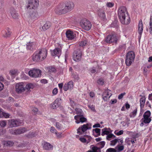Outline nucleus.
<instances>
[{
  "label": "nucleus",
  "instance_id": "a19ab883",
  "mask_svg": "<svg viewBox=\"0 0 152 152\" xmlns=\"http://www.w3.org/2000/svg\"><path fill=\"white\" fill-rule=\"evenodd\" d=\"M115 137V136L112 134H110L108 135L106 137V139L109 140H111V138H114Z\"/></svg>",
  "mask_w": 152,
  "mask_h": 152
},
{
  "label": "nucleus",
  "instance_id": "a211bd4d",
  "mask_svg": "<svg viewBox=\"0 0 152 152\" xmlns=\"http://www.w3.org/2000/svg\"><path fill=\"white\" fill-rule=\"evenodd\" d=\"M51 54L53 56H57L59 57L61 54V50L60 48H56L51 51Z\"/></svg>",
  "mask_w": 152,
  "mask_h": 152
},
{
  "label": "nucleus",
  "instance_id": "a18cd8bd",
  "mask_svg": "<svg viewBox=\"0 0 152 152\" xmlns=\"http://www.w3.org/2000/svg\"><path fill=\"white\" fill-rule=\"evenodd\" d=\"M106 152H117V150L115 148H109L107 149Z\"/></svg>",
  "mask_w": 152,
  "mask_h": 152
},
{
  "label": "nucleus",
  "instance_id": "4be33fe9",
  "mask_svg": "<svg viewBox=\"0 0 152 152\" xmlns=\"http://www.w3.org/2000/svg\"><path fill=\"white\" fill-rule=\"evenodd\" d=\"M43 147L44 149L48 150L52 149L53 147V146L50 144L46 142H44Z\"/></svg>",
  "mask_w": 152,
  "mask_h": 152
},
{
  "label": "nucleus",
  "instance_id": "39448f33",
  "mask_svg": "<svg viewBox=\"0 0 152 152\" xmlns=\"http://www.w3.org/2000/svg\"><path fill=\"white\" fill-rule=\"evenodd\" d=\"M83 50V48H78L74 51L73 59L74 61L78 62L81 60Z\"/></svg>",
  "mask_w": 152,
  "mask_h": 152
},
{
  "label": "nucleus",
  "instance_id": "c03bdc74",
  "mask_svg": "<svg viewBox=\"0 0 152 152\" xmlns=\"http://www.w3.org/2000/svg\"><path fill=\"white\" fill-rule=\"evenodd\" d=\"M102 132L101 135L102 136H104L105 134L108 135L109 133V132L106 130V129H102Z\"/></svg>",
  "mask_w": 152,
  "mask_h": 152
},
{
  "label": "nucleus",
  "instance_id": "393cba45",
  "mask_svg": "<svg viewBox=\"0 0 152 152\" xmlns=\"http://www.w3.org/2000/svg\"><path fill=\"white\" fill-rule=\"evenodd\" d=\"M10 13L12 17L14 19H16L18 17V13L13 8H11L10 9Z\"/></svg>",
  "mask_w": 152,
  "mask_h": 152
},
{
  "label": "nucleus",
  "instance_id": "473e14b6",
  "mask_svg": "<svg viewBox=\"0 0 152 152\" xmlns=\"http://www.w3.org/2000/svg\"><path fill=\"white\" fill-rule=\"evenodd\" d=\"M10 115L9 114L1 111L0 113V118L4 117L6 118H8L9 117Z\"/></svg>",
  "mask_w": 152,
  "mask_h": 152
},
{
  "label": "nucleus",
  "instance_id": "e2e57ef3",
  "mask_svg": "<svg viewBox=\"0 0 152 152\" xmlns=\"http://www.w3.org/2000/svg\"><path fill=\"white\" fill-rule=\"evenodd\" d=\"M117 102V100L116 99H112L110 102V103L111 104H113L116 103Z\"/></svg>",
  "mask_w": 152,
  "mask_h": 152
},
{
  "label": "nucleus",
  "instance_id": "72a5a7b5",
  "mask_svg": "<svg viewBox=\"0 0 152 152\" xmlns=\"http://www.w3.org/2000/svg\"><path fill=\"white\" fill-rule=\"evenodd\" d=\"M25 87V89H26L28 91L30 92V89H33L34 87V86L33 84L29 83L27 84Z\"/></svg>",
  "mask_w": 152,
  "mask_h": 152
},
{
  "label": "nucleus",
  "instance_id": "9d476101",
  "mask_svg": "<svg viewBox=\"0 0 152 152\" xmlns=\"http://www.w3.org/2000/svg\"><path fill=\"white\" fill-rule=\"evenodd\" d=\"M15 89L16 92L18 94H21L25 90V84L23 83H19L16 84Z\"/></svg>",
  "mask_w": 152,
  "mask_h": 152
},
{
  "label": "nucleus",
  "instance_id": "6e6552de",
  "mask_svg": "<svg viewBox=\"0 0 152 152\" xmlns=\"http://www.w3.org/2000/svg\"><path fill=\"white\" fill-rule=\"evenodd\" d=\"M151 114V113L149 111H147L144 114L143 118L141 120L145 124L149 123L151 121V117H150Z\"/></svg>",
  "mask_w": 152,
  "mask_h": 152
},
{
  "label": "nucleus",
  "instance_id": "f704fd0d",
  "mask_svg": "<svg viewBox=\"0 0 152 152\" xmlns=\"http://www.w3.org/2000/svg\"><path fill=\"white\" fill-rule=\"evenodd\" d=\"M3 32L4 33V36L5 37H9L11 33V32L10 31L9 29L8 28L6 29V30L4 31H3Z\"/></svg>",
  "mask_w": 152,
  "mask_h": 152
},
{
  "label": "nucleus",
  "instance_id": "423d86ee",
  "mask_svg": "<svg viewBox=\"0 0 152 152\" xmlns=\"http://www.w3.org/2000/svg\"><path fill=\"white\" fill-rule=\"evenodd\" d=\"M81 26L84 29L88 31L91 27V24L90 22L86 19L82 20L80 23Z\"/></svg>",
  "mask_w": 152,
  "mask_h": 152
},
{
  "label": "nucleus",
  "instance_id": "b1692460",
  "mask_svg": "<svg viewBox=\"0 0 152 152\" xmlns=\"http://www.w3.org/2000/svg\"><path fill=\"white\" fill-rule=\"evenodd\" d=\"M27 130L25 128H21L14 131V133L16 134H20L26 132Z\"/></svg>",
  "mask_w": 152,
  "mask_h": 152
},
{
  "label": "nucleus",
  "instance_id": "37998d69",
  "mask_svg": "<svg viewBox=\"0 0 152 152\" xmlns=\"http://www.w3.org/2000/svg\"><path fill=\"white\" fill-rule=\"evenodd\" d=\"M86 42L85 40L83 41H81L80 42L79 46L82 47V48L80 47V48H83L84 46H86Z\"/></svg>",
  "mask_w": 152,
  "mask_h": 152
},
{
  "label": "nucleus",
  "instance_id": "0eeeda50",
  "mask_svg": "<svg viewBox=\"0 0 152 152\" xmlns=\"http://www.w3.org/2000/svg\"><path fill=\"white\" fill-rule=\"evenodd\" d=\"M91 124H84L77 129V133L79 135L82 134L87 130L91 129Z\"/></svg>",
  "mask_w": 152,
  "mask_h": 152
},
{
  "label": "nucleus",
  "instance_id": "f3484780",
  "mask_svg": "<svg viewBox=\"0 0 152 152\" xmlns=\"http://www.w3.org/2000/svg\"><path fill=\"white\" fill-rule=\"evenodd\" d=\"M66 37L68 40H72L75 37V35L73 32L70 30H68L66 31Z\"/></svg>",
  "mask_w": 152,
  "mask_h": 152
},
{
  "label": "nucleus",
  "instance_id": "79ce46f5",
  "mask_svg": "<svg viewBox=\"0 0 152 152\" xmlns=\"http://www.w3.org/2000/svg\"><path fill=\"white\" fill-rule=\"evenodd\" d=\"M18 72L17 69H12L10 71V73L11 75L14 76L17 74Z\"/></svg>",
  "mask_w": 152,
  "mask_h": 152
},
{
  "label": "nucleus",
  "instance_id": "7c9ffc66",
  "mask_svg": "<svg viewBox=\"0 0 152 152\" xmlns=\"http://www.w3.org/2000/svg\"><path fill=\"white\" fill-rule=\"evenodd\" d=\"M51 26V23L49 22H47L44 25L42 26V28L43 31H45L48 29Z\"/></svg>",
  "mask_w": 152,
  "mask_h": 152
},
{
  "label": "nucleus",
  "instance_id": "ea45409f",
  "mask_svg": "<svg viewBox=\"0 0 152 152\" xmlns=\"http://www.w3.org/2000/svg\"><path fill=\"white\" fill-rule=\"evenodd\" d=\"M7 121L5 120L0 121V127H5L7 124Z\"/></svg>",
  "mask_w": 152,
  "mask_h": 152
},
{
  "label": "nucleus",
  "instance_id": "ddd939ff",
  "mask_svg": "<svg viewBox=\"0 0 152 152\" xmlns=\"http://www.w3.org/2000/svg\"><path fill=\"white\" fill-rule=\"evenodd\" d=\"M9 122L10 126L11 128L18 126L21 124L20 120L14 119L9 120Z\"/></svg>",
  "mask_w": 152,
  "mask_h": 152
},
{
  "label": "nucleus",
  "instance_id": "bf43d9fd",
  "mask_svg": "<svg viewBox=\"0 0 152 152\" xmlns=\"http://www.w3.org/2000/svg\"><path fill=\"white\" fill-rule=\"evenodd\" d=\"M55 134H56L57 137L58 138H61V137H62L61 133H57V132H55Z\"/></svg>",
  "mask_w": 152,
  "mask_h": 152
},
{
  "label": "nucleus",
  "instance_id": "cd10ccee",
  "mask_svg": "<svg viewBox=\"0 0 152 152\" xmlns=\"http://www.w3.org/2000/svg\"><path fill=\"white\" fill-rule=\"evenodd\" d=\"M35 43L34 42H29L26 44V48L28 50H33L34 46Z\"/></svg>",
  "mask_w": 152,
  "mask_h": 152
},
{
  "label": "nucleus",
  "instance_id": "a878e982",
  "mask_svg": "<svg viewBox=\"0 0 152 152\" xmlns=\"http://www.w3.org/2000/svg\"><path fill=\"white\" fill-rule=\"evenodd\" d=\"M76 120V123L77 124H79L80 122L83 123L86 122L87 120V119L86 118L83 117V115H82V116H80L77 117V120Z\"/></svg>",
  "mask_w": 152,
  "mask_h": 152
},
{
  "label": "nucleus",
  "instance_id": "680f3d73",
  "mask_svg": "<svg viewBox=\"0 0 152 152\" xmlns=\"http://www.w3.org/2000/svg\"><path fill=\"white\" fill-rule=\"evenodd\" d=\"M70 102V104L72 106H74L75 105V103L74 102V101L72 100L71 99H69Z\"/></svg>",
  "mask_w": 152,
  "mask_h": 152
},
{
  "label": "nucleus",
  "instance_id": "58836bf2",
  "mask_svg": "<svg viewBox=\"0 0 152 152\" xmlns=\"http://www.w3.org/2000/svg\"><path fill=\"white\" fill-rule=\"evenodd\" d=\"M124 148V146L123 145H117L115 147V149H117V152H119L123 151Z\"/></svg>",
  "mask_w": 152,
  "mask_h": 152
},
{
  "label": "nucleus",
  "instance_id": "4c0bfd02",
  "mask_svg": "<svg viewBox=\"0 0 152 152\" xmlns=\"http://www.w3.org/2000/svg\"><path fill=\"white\" fill-rule=\"evenodd\" d=\"M137 111V108H135V110H134L133 112L131 113L129 116L131 118H134L136 115Z\"/></svg>",
  "mask_w": 152,
  "mask_h": 152
},
{
  "label": "nucleus",
  "instance_id": "4468645a",
  "mask_svg": "<svg viewBox=\"0 0 152 152\" xmlns=\"http://www.w3.org/2000/svg\"><path fill=\"white\" fill-rule=\"evenodd\" d=\"M112 94L110 90L107 89L105 90L102 94V98L104 101H106L109 99Z\"/></svg>",
  "mask_w": 152,
  "mask_h": 152
},
{
  "label": "nucleus",
  "instance_id": "f257e3e1",
  "mask_svg": "<svg viewBox=\"0 0 152 152\" xmlns=\"http://www.w3.org/2000/svg\"><path fill=\"white\" fill-rule=\"evenodd\" d=\"M118 16L122 24L128 25L130 23V18L125 7L121 6L119 8L118 10Z\"/></svg>",
  "mask_w": 152,
  "mask_h": 152
},
{
  "label": "nucleus",
  "instance_id": "412c9836",
  "mask_svg": "<svg viewBox=\"0 0 152 152\" xmlns=\"http://www.w3.org/2000/svg\"><path fill=\"white\" fill-rule=\"evenodd\" d=\"M143 24L142 21V20H140L139 21L138 25V33L140 34V38L142 34L143 30Z\"/></svg>",
  "mask_w": 152,
  "mask_h": 152
},
{
  "label": "nucleus",
  "instance_id": "7ed1b4c3",
  "mask_svg": "<svg viewBox=\"0 0 152 152\" xmlns=\"http://www.w3.org/2000/svg\"><path fill=\"white\" fill-rule=\"evenodd\" d=\"M47 51L45 48H43L38 50L32 56V59L34 61H42L47 57Z\"/></svg>",
  "mask_w": 152,
  "mask_h": 152
},
{
  "label": "nucleus",
  "instance_id": "09e8293b",
  "mask_svg": "<svg viewBox=\"0 0 152 152\" xmlns=\"http://www.w3.org/2000/svg\"><path fill=\"white\" fill-rule=\"evenodd\" d=\"M56 127L58 129H61L62 128V125L58 122H57L56 124Z\"/></svg>",
  "mask_w": 152,
  "mask_h": 152
},
{
  "label": "nucleus",
  "instance_id": "aec40b11",
  "mask_svg": "<svg viewBox=\"0 0 152 152\" xmlns=\"http://www.w3.org/2000/svg\"><path fill=\"white\" fill-rule=\"evenodd\" d=\"M118 142L120 144H121L123 142L122 138H116L110 141V145L111 146H114Z\"/></svg>",
  "mask_w": 152,
  "mask_h": 152
},
{
  "label": "nucleus",
  "instance_id": "20e7f679",
  "mask_svg": "<svg viewBox=\"0 0 152 152\" xmlns=\"http://www.w3.org/2000/svg\"><path fill=\"white\" fill-rule=\"evenodd\" d=\"M135 57V55L134 52L132 51L128 52L126 56L125 59L126 65L128 66H130L133 62Z\"/></svg>",
  "mask_w": 152,
  "mask_h": 152
},
{
  "label": "nucleus",
  "instance_id": "69168bd1",
  "mask_svg": "<svg viewBox=\"0 0 152 152\" xmlns=\"http://www.w3.org/2000/svg\"><path fill=\"white\" fill-rule=\"evenodd\" d=\"M4 86L2 83L0 82V91H2L4 88Z\"/></svg>",
  "mask_w": 152,
  "mask_h": 152
},
{
  "label": "nucleus",
  "instance_id": "c85d7f7f",
  "mask_svg": "<svg viewBox=\"0 0 152 152\" xmlns=\"http://www.w3.org/2000/svg\"><path fill=\"white\" fill-rule=\"evenodd\" d=\"M76 111V113L77 114V115L75 116L74 118L75 120H77V118L80 116H82L83 115L82 113V110L80 108H76L75 109Z\"/></svg>",
  "mask_w": 152,
  "mask_h": 152
},
{
  "label": "nucleus",
  "instance_id": "dca6fc26",
  "mask_svg": "<svg viewBox=\"0 0 152 152\" xmlns=\"http://www.w3.org/2000/svg\"><path fill=\"white\" fill-rule=\"evenodd\" d=\"M73 87V82L72 81H69L67 83L64 84L63 87V89L66 91L68 89H71Z\"/></svg>",
  "mask_w": 152,
  "mask_h": 152
},
{
  "label": "nucleus",
  "instance_id": "c9c22d12",
  "mask_svg": "<svg viewBox=\"0 0 152 152\" xmlns=\"http://www.w3.org/2000/svg\"><path fill=\"white\" fill-rule=\"evenodd\" d=\"M47 70L48 72L50 73L55 72L56 71V69L55 67L53 66H49L47 68Z\"/></svg>",
  "mask_w": 152,
  "mask_h": 152
},
{
  "label": "nucleus",
  "instance_id": "052dcab7",
  "mask_svg": "<svg viewBox=\"0 0 152 152\" xmlns=\"http://www.w3.org/2000/svg\"><path fill=\"white\" fill-rule=\"evenodd\" d=\"M123 131L121 130L118 132L117 133H115V134L118 135H120L123 134Z\"/></svg>",
  "mask_w": 152,
  "mask_h": 152
},
{
  "label": "nucleus",
  "instance_id": "c756f323",
  "mask_svg": "<svg viewBox=\"0 0 152 152\" xmlns=\"http://www.w3.org/2000/svg\"><path fill=\"white\" fill-rule=\"evenodd\" d=\"M2 144L5 146L11 147L13 145L14 142L10 141H4Z\"/></svg>",
  "mask_w": 152,
  "mask_h": 152
},
{
  "label": "nucleus",
  "instance_id": "3c124183",
  "mask_svg": "<svg viewBox=\"0 0 152 152\" xmlns=\"http://www.w3.org/2000/svg\"><path fill=\"white\" fill-rule=\"evenodd\" d=\"M126 94V93L125 92H124L123 93H121V94H120L118 96V99H122L123 96L125 95Z\"/></svg>",
  "mask_w": 152,
  "mask_h": 152
},
{
  "label": "nucleus",
  "instance_id": "2f4dec72",
  "mask_svg": "<svg viewBox=\"0 0 152 152\" xmlns=\"http://www.w3.org/2000/svg\"><path fill=\"white\" fill-rule=\"evenodd\" d=\"M91 148L93 152H101V150L100 148L96 146L92 145L91 146Z\"/></svg>",
  "mask_w": 152,
  "mask_h": 152
},
{
  "label": "nucleus",
  "instance_id": "6e6d98bb",
  "mask_svg": "<svg viewBox=\"0 0 152 152\" xmlns=\"http://www.w3.org/2000/svg\"><path fill=\"white\" fill-rule=\"evenodd\" d=\"M63 85V84L62 83H61L58 84V87L60 89V90L61 91H62Z\"/></svg>",
  "mask_w": 152,
  "mask_h": 152
},
{
  "label": "nucleus",
  "instance_id": "864d4df0",
  "mask_svg": "<svg viewBox=\"0 0 152 152\" xmlns=\"http://www.w3.org/2000/svg\"><path fill=\"white\" fill-rule=\"evenodd\" d=\"M88 107L90 109H91L92 111H95V110L94 108V106L93 105H88Z\"/></svg>",
  "mask_w": 152,
  "mask_h": 152
},
{
  "label": "nucleus",
  "instance_id": "9b49d317",
  "mask_svg": "<svg viewBox=\"0 0 152 152\" xmlns=\"http://www.w3.org/2000/svg\"><path fill=\"white\" fill-rule=\"evenodd\" d=\"M38 0H29L28 1L27 8L29 9H34L38 7Z\"/></svg>",
  "mask_w": 152,
  "mask_h": 152
},
{
  "label": "nucleus",
  "instance_id": "f8f14e48",
  "mask_svg": "<svg viewBox=\"0 0 152 152\" xmlns=\"http://www.w3.org/2000/svg\"><path fill=\"white\" fill-rule=\"evenodd\" d=\"M118 39L115 35L112 34L109 35L105 39L106 42L109 43H116Z\"/></svg>",
  "mask_w": 152,
  "mask_h": 152
},
{
  "label": "nucleus",
  "instance_id": "49530a36",
  "mask_svg": "<svg viewBox=\"0 0 152 152\" xmlns=\"http://www.w3.org/2000/svg\"><path fill=\"white\" fill-rule=\"evenodd\" d=\"M98 145L99 146V147L100 148V149L101 148H103L105 145V142L104 141H102L98 143Z\"/></svg>",
  "mask_w": 152,
  "mask_h": 152
},
{
  "label": "nucleus",
  "instance_id": "2eb2a0df",
  "mask_svg": "<svg viewBox=\"0 0 152 152\" xmlns=\"http://www.w3.org/2000/svg\"><path fill=\"white\" fill-rule=\"evenodd\" d=\"M61 100L60 98H57L51 104V107L53 109H56L60 105V101Z\"/></svg>",
  "mask_w": 152,
  "mask_h": 152
},
{
  "label": "nucleus",
  "instance_id": "bb28decb",
  "mask_svg": "<svg viewBox=\"0 0 152 152\" xmlns=\"http://www.w3.org/2000/svg\"><path fill=\"white\" fill-rule=\"evenodd\" d=\"M145 96H142L140 100V105L141 109H142L144 107L145 102Z\"/></svg>",
  "mask_w": 152,
  "mask_h": 152
},
{
  "label": "nucleus",
  "instance_id": "e433bc0d",
  "mask_svg": "<svg viewBox=\"0 0 152 152\" xmlns=\"http://www.w3.org/2000/svg\"><path fill=\"white\" fill-rule=\"evenodd\" d=\"M95 131L97 134L96 135L94 134L95 137H96L100 135L101 129L99 128H96L93 129V131Z\"/></svg>",
  "mask_w": 152,
  "mask_h": 152
},
{
  "label": "nucleus",
  "instance_id": "8fccbe9b",
  "mask_svg": "<svg viewBox=\"0 0 152 152\" xmlns=\"http://www.w3.org/2000/svg\"><path fill=\"white\" fill-rule=\"evenodd\" d=\"M114 4L112 2H107L106 4L107 6L109 7H112L114 6Z\"/></svg>",
  "mask_w": 152,
  "mask_h": 152
},
{
  "label": "nucleus",
  "instance_id": "603ef678",
  "mask_svg": "<svg viewBox=\"0 0 152 152\" xmlns=\"http://www.w3.org/2000/svg\"><path fill=\"white\" fill-rule=\"evenodd\" d=\"M97 83L101 85H102L104 84V82L103 80L100 79L98 80Z\"/></svg>",
  "mask_w": 152,
  "mask_h": 152
},
{
  "label": "nucleus",
  "instance_id": "338daca9",
  "mask_svg": "<svg viewBox=\"0 0 152 152\" xmlns=\"http://www.w3.org/2000/svg\"><path fill=\"white\" fill-rule=\"evenodd\" d=\"M101 126L99 124H96L93 126V127L96 128V127H100Z\"/></svg>",
  "mask_w": 152,
  "mask_h": 152
},
{
  "label": "nucleus",
  "instance_id": "6ab92c4d",
  "mask_svg": "<svg viewBox=\"0 0 152 152\" xmlns=\"http://www.w3.org/2000/svg\"><path fill=\"white\" fill-rule=\"evenodd\" d=\"M98 15L100 19L104 20L106 19V16L104 11L102 9H99L98 11Z\"/></svg>",
  "mask_w": 152,
  "mask_h": 152
},
{
  "label": "nucleus",
  "instance_id": "4d7b16f0",
  "mask_svg": "<svg viewBox=\"0 0 152 152\" xmlns=\"http://www.w3.org/2000/svg\"><path fill=\"white\" fill-rule=\"evenodd\" d=\"M79 140L82 142L85 143L86 142V140L84 137H80L79 139Z\"/></svg>",
  "mask_w": 152,
  "mask_h": 152
},
{
  "label": "nucleus",
  "instance_id": "f03ea898",
  "mask_svg": "<svg viewBox=\"0 0 152 152\" xmlns=\"http://www.w3.org/2000/svg\"><path fill=\"white\" fill-rule=\"evenodd\" d=\"M74 6L73 2H71L65 4H60L56 7L55 11L56 13L58 14H65L72 10Z\"/></svg>",
  "mask_w": 152,
  "mask_h": 152
},
{
  "label": "nucleus",
  "instance_id": "774afa93",
  "mask_svg": "<svg viewBox=\"0 0 152 152\" xmlns=\"http://www.w3.org/2000/svg\"><path fill=\"white\" fill-rule=\"evenodd\" d=\"M96 69L95 68H92L91 69V72L92 73H94L96 71Z\"/></svg>",
  "mask_w": 152,
  "mask_h": 152
},
{
  "label": "nucleus",
  "instance_id": "5701e85b",
  "mask_svg": "<svg viewBox=\"0 0 152 152\" xmlns=\"http://www.w3.org/2000/svg\"><path fill=\"white\" fill-rule=\"evenodd\" d=\"M29 18L31 20H34L36 19L38 15L37 12L35 11H31L30 12L29 14Z\"/></svg>",
  "mask_w": 152,
  "mask_h": 152
},
{
  "label": "nucleus",
  "instance_id": "13d9d810",
  "mask_svg": "<svg viewBox=\"0 0 152 152\" xmlns=\"http://www.w3.org/2000/svg\"><path fill=\"white\" fill-rule=\"evenodd\" d=\"M53 94L54 95H56L58 93V89L56 88H54L53 91Z\"/></svg>",
  "mask_w": 152,
  "mask_h": 152
},
{
  "label": "nucleus",
  "instance_id": "5fc2aeb1",
  "mask_svg": "<svg viewBox=\"0 0 152 152\" xmlns=\"http://www.w3.org/2000/svg\"><path fill=\"white\" fill-rule=\"evenodd\" d=\"M32 111L35 114H36L38 111V109L36 107H33L32 109Z\"/></svg>",
  "mask_w": 152,
  "mask_h": 152
},
{
  "label": "nucleus",
  "instance_id": "1a4fd4ad",
  "mask_svg": "<svg viewBox=\"0 0 152 152\" xmlns=\"http://www.w3.org/2000/svg\"><path fill=\"white\" fill-rule=\"evenodd\" d=\"M41 71L38 69H34L28 72L29 75L32 77L36 78L41 76Z\"/></svg>",
  "mask_w": 152,
  "mask_h": 152
},
{
  "label": "nucleus",
  "instance_id": "de8ad7c7",
  "mask_svg": "<svg viewBox=\"0 0 152 152\" xmlns=\"http://www.w3.org/2000/svg\"><path fill=\"white\" fill-rule=\"evenodd\" d=\"M149 32L151 34H152V22L151 19H150L149 22Z\"/></svg>",
  "mask_w": 152,
  "mask_h": 152
},
{
  "label": "nucleus",
  "instance_id": "0e129e2a",
  "mask_svg": "<svg viewBox=\"0 0 152 152\" xmlns=\"http://www.w3.org/2000/svg\"><path fill=\"white\" fill-rule=\"evenodd\" d=\"M50 131L53 133H55V132H56V130L55 128L54 127H51L50 129Z\"/></svg>",
  "mask_w": 152,
  "mask_h": 152
}]
</instances>
